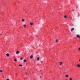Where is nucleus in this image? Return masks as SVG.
<instances>
[{
  "mask_svg": "<svg viewBox=\"0 0 80 80\" xmlns=\"http://www.w3.org/2000/svg\"><path fill=\"white\" fill-rule=\"evenodd\" d=\"M76 37H77V38H80V35H77Z\"/></svg>",
  "mask_w": 80,
  "mask_h": 80,
  "instance_id": "f257e3e1",
  "label": "nucleus"
},
{
  "mask_svg": "<svg viewBox=\"0 0 80 80\" xmlns=\"http://www.w3.org/2000/svg\"><path fill=\"white\" fill-rule=\"evenodd\" d=\"M6 56H7V57H9V56L10 55V54H8V53H7L6 54Z\"/></svg>",
  "mask_w": 80,
  "mask_h": 80,
  "instance_id": "f03ea898",
  "label": "nucleus"
},
{
  "mask_svg": "<svg viewBox=\"0 0 80 80\" xmlns=\"http://www.w3.org/2000/svg\"><path fill=\"white\" fill-rule=\"evenodd\" d=\"M77 66L78 67H80V65L79 64H77Z\"/></svg>",
  "mask_w": 80,
  "mask_h": 80,
  "instance_id": "7ed1b4c3",
  "label": "nucleus"
},
{
  "mask_svg": "<svg viewBox=\"0 0 80 80\" xmlns=\"http://www.w3.org/2000/svg\"><path fill=\"white\" fill-rule=\"evenodd\" d=\"M16 54L18 55V54H19V51H17L16 52Z\"/></svg>",
  "mask_w": 80,
  "mask_h": 80,
  "instance_id": "20e7f679",
  "label": "nucleus"
},
{
  "mask_svg": "<svg viewBox=\"0 0 80 80\" xmlns=\"http://www.w3.org/2000/svg\"><path fill=\"white\" fill-rule=\"evenodd\" d=\"M37 60L38 61H39V60H40V58L39 57L38 58Z\"/></svg>",
  "mask_w": 80,
  "mask_h": 80,
  "instance_id": "39448f33",
  "label": "nucleus"
},
{
  "mask_svg": "<svg viewBox=\"0 0 80 80\" xmlns=\"http://www.w3.org/2000/svg\"><path fill=\"white\" fill-rule=\"evenodd\" d=\"M26 26H27V25L26 24H25L24 25H23V27H24V28H25L26 27Z\"/></svg>",
  "mask_w": 80,
  "mask_h": 80,
  "instance_id": "423d86ee",
  "label": "nucleus"
},
{
  "mask_svg": "<svg viewBox=\"0 0 80 80\" xmlns=\"http://www.w3.org/2000/svg\"><path fill=\"white\" fill-rule=\"evenodd\" d=\"M73 30H74V28H72L71 29V32H72Z\"/></svg>",
  "mask_w": 80,
  "mask_h": 80,
  "instance_id": "0eeeda50",
  "label": "nucleus"
},
{
  "mask_svg": "<svg viewBox=\"0 0 80 80\" xmlns=\"http://www.w3.org/2000/svg\"><path fill=\"white\" fill-rule=\"evenodd\" d=\"M22 22H25V20H24V19H22Z\"/></svg>",
  "mask_w": 80,
  "mask_h": 80,
  "instance_id": "6e6552de",
  "label": "nucleus"
},
{
  "mask_svg": "<svg viewBox=\"0 0 80 80\" xmlns=\"http://www.w3.org/2000/svg\"><path fill=\"white\" fill-rule=\"evenodd\" d=\"M30 58H33V55H32L30 57Z\"/></svg>",
  "mask_w": 80,
  "mask_h": 80,
  "instance_id": "1a4fd4ad",
  "label": "nucleus"
},
{
  "mask_svg": "<svg viewBox=\"0 0 80 80\" xmlns=\"http://www.w3.org/2000/svg\"><path fill=\"white\" fill-rule=\"evenodd\" d=\"M62 62H60V65H62Z\"/></svg>",
  "mask_w": 80,
  "mask_h": 80,
  "instance_id": "9d476101",
  "label": "nucleus"
},
{
  "mask_svg": "<svg viewBox=\"0 0 80 80\" xmlns=\"http://www.w3.org/2000/svg\"><path fill=\"white\" fill-rule=\"evenodd\" d=\"M30 23L31 25H33V23H32V22H30Z\"/></svg>",
  "mask_w": 80,
  "mask_h": 80,
  "instance_id": "9b49d317",
  "label": "nucleus"
},
{
  "mask_svg": "<svg viewBox=\"0 0 80 80\" xmlns=\"http://www.w3.org/2000/svg\"><path fill=\"white\" fill-rule=\"evenodd\" d=\"M23 62H27V60L26 59H25L23 60Z\"/></svg>",
  "mask_w": 80,
  "mask_h": 80,
  "instance_id": "f8f14e48",
  "label": "nucleus"
},
{
  "mask_svg": "<svg viewBox=\"0 0 80 80\" xmlns=\"http://www.w3.org/2000/svg\"><path fill=\"white\" fill-rule=\"evenodd\" d=\"M19 66H20V67H22V66H23V65L22 64H19Z\"/></svg>",
  "mask_w": 80,
  "mask_h": 80,
  "instance_id": "ddd939ff",
  "label": "nucleus"
},
{
  "mask_svg": "<svg viewBox=\"0 0 80 80\" xmlns=\"http://www.w3.org/2000/svg\"><path fill=\"white\" fill-rule=\"evenodd\" d=\"M66 77H68V76L67 75H66Z\"/></svg>",
  "mask_w": 80,
  "mask_h": 80,
  "instance_id": "4468645a",
  "label": "nucleus"
},
{
  "mask_svg": "<svg viewBox=\"0 0 80 80\" xmlns=\"http://www.w3.org/2000/svg\"><path fill=\"white\" fill-rule=\"evenodd\" d=\"M64 18H67V16H64Z\"/></svg>",
  "mask_w": 80,
  "mask_h": 80,
  "instance_id": "2eb2a0df",
  "label": "nucleus"
},
{
  "mask_svg": "<svg viewBox=\"0 0 80 80\" xmlns=\"http://www.w3.org/2000/svg\"><path fill=\"white\" fill-rule=\"evenodd\" d=\"M22 59H23V58H20V60H22Z\"/></svg>",
  "mask_w": 80,
  "mask_h": 80,
  "instance_id": "dca6fc26",
  "label": "nucleus"
},
{
  "mask_svg": "<svg viewBox=\"0 0 80 80\" xmlns=\"http://www.w3.org/2000/svg\"><path fill=\"white\" fill-rule=\"evenodd\" d=\"M56 42H58V40H56Z\"/></svg>",
  "mask_w": 80,
  "mask_h": 80,
  "instance_id": "f3484780",
  "label": "nucleus"
},
{
  "mask_svg": "<svg viewBox=\"0 0 80 80\" xmlns=\"http://www.w3.org/2000/svg\"><path fill=\"white\" fill-rule=\"evenodd\" d=\"M3 72V70H0V72Z\"/></svg>",
  "mask_w": 80,
  "mask_h": 80,
  "instance_id": "a211bd4d",
  "label": "nucleus"
},
{
  "mask_svg": "<svg viewBox=\"0 0 80 80\" xmlns=\"http://www.w3.org/2000/svg\"><path fill=\"white\" fill-rule=\"evenodd\" d=\"M14 61H15V62H17V60L16 59H14Z\"/></svg>",
  "mask_w": 80,
  "mask_h": 80,
  "instance_id": "6ab92c4d",
  "label": "nucleus"
},
{
  "mask_svg": "<svg viewBox=\"0 0 80 80\" xmlns=\"http://www.w3.org/2000/svg\"><path fill=\"white\" fill-rule=\"evenodd\" d=\"M78 50H79V51H80V48H79L78 49Z\"/></svg>",
  "mask_w": 80,
  "mask_h": 80,
  "instance_id": "aec40b11",
  "label": "nucleus"
},
{
  "mask_svg": "<svg viewBox=\"0 0 80 80\" xmlns=\"http://www.w3.org/2000/svg\"><path fill=\"white\" fill-rule=\"evenodd\" d=\"M69 80H72V78H70Z\"/></svg>",
  "mask_w": 80,
  "mask_h": 80,
  "instance_id": "412c9836",
  "label": "nucleus"
},
{
  "mask_svg": "<svg viewBox=\"0 0 80 80\" xmlns=\"http://www.w3.org/2000/svg\"><path fill=\"white\" fill-rule=\"evenodd\" d=\"M42 78V77L40 76V78Z\"/></svg>",
  "mask_w": 80,
  "mask_h": 80,
  "instance_id": "4be33fe9",
  "label": "nucleus"
},
{
  "mask_svg": "<svg viewBox=\"0 0 80 80\" xmlns=\"http://www.w3.org/2000/svg\"><path fill=\"white\" fill-rule=\"evenodd\" d=\"M6 80H10V79H7Z\"/></svg>",
  "mask_w": 80,
  "mask_h": 80,
  "instance_id": "5701e85b",
  "label": "nucleus"
},
{
  "mask_svg": "<svg viewBox=\"0 0 80 80\" xmlns=\"http://www.w3.org/2000/svg\"><path fill=\"white\" fill-rule=\"evenodd\" d=\"M26 74H27V72H26Z\"/></svg>",
  "mask_w": 80,
  "mask_h": 80,
  "instance_id": "b1692460",
  "label": "nucleus"
},
{
  "mask_svg": "<svg viewBox=\"0 0 80 80\" xmlns=\"http://www.w3.org/2000/svg\"><path fill=\"white\" fill-rule=\"evenodd\" d=\"M79 62H80V59L79 60Z\"/></svg>",
  "mask_w": 80,
  "mask_h": 80,
  "instance_id": "393cba45",
  "label": "nucleus"
},
{
  "mask_svg": "<svg viewBox=\"0 0 80 80\" xmlns=\"http://www.w3.org/2000/svg\"><path fill=\"white\" fill-rule=\"evenodd\" d=\"M66 80H67V79H66Z\"/></svg>",
  "mask_w": 80,
  "mask_h": 80,
  "instance_id": "a878e982",
  "label": "nucleus"
}]
</instances>
